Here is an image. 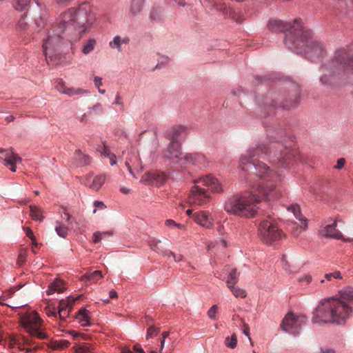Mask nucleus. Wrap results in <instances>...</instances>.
Segmentation results:
<instances>
[{"label": "nucleus", "instance_id": "f257e3e1", "mask_svg": "<svg viewBox=\"0 0 353 353\" xmlns=\"http://www.w3.org/2000/svg\"><path fill=\"white\" fill-rule=\"evenodd\" d=\"M289 43L290 51L303 54L312 62L321 63L319 70L325 74H322L319 80L325 87L334 88L341 79L353 75V53L345 48H337L330 58L324 61L327 54L324 44L314 39L312 32L305 27L295 43L290 41Z\"/></svg>", "mask_w": 353, "mask_h": 353}, {"label": "nucleus", "instance_id": "f03ea898", "mask_svg": "<svg viewBox=\"0 0 353 353\" xmlns=\"http://www.w3.org/2000/svg\"><path fill=\"white\" fill-rule=\"evenodd\" d=\"M264 155L270 159L272 163H279L283 168L295 158L294 150L289 149L283 143H272L268 148L261 143L256 148L248 149L245 154L240 157L241 167L243 171L246 172L250 170H255L256 174L263 177L265 175L270 179L265 183L254 185L252 189L254 192L261 193L266 201H274L281 196L282 192L276 182H281L282 177L281 174L271 171L269 168L260 161H256L255 157Z\"/></svg>", "mask_w": 353, "mask_h": 353}, {"label": "nucleus", "instance_id": "7ed1b4c3", "mask_svg": "<svg viewBox=\"0 0 353 353\" xmlns=\"http://www.w3.org/2000/svg\"><path fill=\"white\" fill-rule=\"evenodd\" d=\"M90 21V7L88 3H82L78 8H70L60 17L59 22L52 27L47 39L43 43V53L46 58L51 57L55 48L61 43V34L64 31L69 35L74 34L77 38L85 32L86 24Z\"/></svg>", "mask_w": 353, "mask_h": 353}, {"label": "nucleus", "instance_id": "20e7f679", "mask_svg": "<svg viewBox=\"0 0 353 353\" xmlns=\"http://www.w3.org/2000/svg\"><path fill=\"white\" fill-rule=\"evenodd\" d=\"M352 312L351 306L340 301L336 296L321 299L312 313L314 324L343 325Z\"/></svg>", "mask_w": 353, "mask_h": 353}, {"label": "nucleus", "instance_id": "39448f33", "mask_svg": "<svg viewBox=\"0 0 353 353\" xmlns=\"http://www.w3.org/2000/svg\"><path fill=\"white\" fill-rule=\"evenodd\" d=\"M288 88V92L287 94H281L276 90H270L265 99L262 96H256V101L259 105L272 107L274 109L295 108L301 101L300 86L298 83L292 82Z\"/></svg>", "mask_w": 353, "mask_h": 353}, {"label": "nucleus", "instance_id": "423d86ee", "mask_svg": "<svg viewBox=\"0 0 353 353\" xmlns=\"http://www.w3.org/2000/svg\"><path fill=\"white\" fill-rule=\"evenodd\" d=\"M262 199L255 193L246 192L239 197H233L225 201V210L241 216L253 217L258 210L257 205Z\"/></svg>", "mask_w": 353, "mask_h": 353}, {"label": "nucleus", "instance_id": "0eeeda50", "mask_svg": "<svg viewBox=\"0 0 353 353\" xmlns=\"http://www.w3.org/2000/svg\"><path fill=\"white\" fill-rule=\"evenodd\" d=\"M268 28L271 32H285L284 43L290 50V43L291 41L295 43L296 40L303 30L301 19H295L292 22H285L281 20H270L268 23Z\"/></svg>", "mask_w": 353, "mask_h": 353}, {"label": "nucleus", "instance_id": "6e6552de", "mask_svg": "<svg viewBox=\"0 0 353 353\" xmlns=\"http://www.w3.org/2000/svg\"><path fill=\"white\" fill-rule=\"evenodd\" d=\"M21 321L25 329L32 336L39 339L47 338V334L42 328L41 319L36 312L26 313Z\"/></svg>", "mask_w": 353, "mask_h": 353}, {"label": "nucleus", "instance_id": "1a4fd4ad", "mask_svg": "<svg viewBox=\"0 0 353 353\" xmlns=\"http://www.w3.org/2000/svg\"><path fill=\"white\" fill-rule=\"evenodd\" d=\"M259 231L261 240L266 244L280 240L284 236L282 230L279 229L275 223L270 219H265L261 222Z\"/></svg>", "mask_w": 353, "mask_h": 353}, {"label": "nucleus", "instance_id": "9d476101", "mask_svg": "<svg viewBox=\"0 0 353 353\" xmlns=\"http://www.w3.org/2000/svg\"><path fill=\"white\" fill-rule=\"evenodd\" d=\"M307 317L305 315H295L292 312L288 313L281 323L282 330L293 335L299 334L302 326L306 323Z\"/></svg>", "mask_w": 353, "mask_h": 353}, {"label": "nucleus", "instance_id": "9b49d317", "mask_svg": "<svg viewBox=\"0 0 353 353\" xmlns=\"http://www.w3.org/2000/svg\"><path fill=\"white\" fill-rule=\"evenodd\" d=\"M210 198L208 190L195 185L190 190L188 202L191 206H200L208 203Z\"/></svg>", "mask_w": 353, "mask_h": 353}, {"label": "nucleus", "instance_id": "f8f14e48", "mask_svg": "<svg viewBox=\"0 0 353 353\" xmlns=\"http://www.w3.org/2000/svg\"><path fill=\"white\" fill-rule=\"evenodd\" d=\"M339 220L335 219L332 220V223L322 225L319 230V234L321 236L334 239L337 240L347 241L342 233L336 229Z\"/></svg>", "mask_w": 353, "mask_h": 353}, {"label": "nucleus", "instance_id": "ddd939ff", "mask_svg": "<svg viewBox=\"0 0 353 353\" xmlns=\"http://www.w3.org/2000/svg\"><path fill=\"white\" fill-rule=\"evenodd\" d=\"M168 176L161 171H152L142 176L140 182L145 185H153L157 187L165 183Z\"/></svg>", "mask_w": 353, "mask_h": 353}, {"label": "nucleus", "instance_id": "4468645a", "mask_svg": "<svg viewBox=\"0 0 353 353\" xmlns=\"http://www.w3.org/2000/svg\"><path fill=\"white\" fill-rule=\"evenodd\" d=\"M163 156L179 165V160L183 158L179 143L170 141L167 150L164 152Z\"/></svg>", "mask_w": 353, "mask_h": 353}, {"label": "nucleus", "instance_id": "2eb2a0df", "mask_svg": "<svg viewBox=\"0 0 353 353\" xmlns=\"http://www.w3.org/2000/svg\"><path fill=\"white\" fill-rule=\"evenodd\" d=\"M205 158L202 154H186L179 160L180 167H186L188 165H201L205 162Z\"/></svg>", "mask_w": 353, "mask_h": 353}, {"label": "nucleus", "instance_id": "dca6fc26", "mask_svg": "<svg viewBox=\"0 0 353 353\" xmlns=\"http://www.w3.org/2000/svg\"><path fill=\"white\" fill-rule=\"evenodd\" d=\"M77 299L68 297L59 301L58 314L61 320H65L72 310Z\"/></svg>", "mask_w": 353, "mask_h": 353}, {"label": "nucleus", "instance_id": "f3484780", "mask_svg": "<svg viewBox=\"0 0 353 353\" xmlns=\"http://www.w3.org/2000/svg\"><path fill=\"white\" fill-rule=\"evenodd\" d=\"M92 177L91 176H84L82 178V183L85 185L89 187L90 188L98 191L103 185L105 181V176L103 174L97 175L92 179L91 182Z\"/></svg>", "mask_w": 353, "mask_h": 353}, {"label": "nucleus", "instance_id": "a211bd4d", "mask_svg": "<svg viewBox=\"0 0 353 353\" xmlns=\"http://www.w3.org/2000/svg\"><path fill=\"white\" fill-rule=\"evenodd\" d=\"M55 89L62 94H65L69 97L74 95H81L88 93V91L82 88H74L66 87L65 83L62 81H58L54 85Z\"/></svg>", "mask_w": 353, "mask_h": 353}, {"label": "nucleus", "instance_id": "6ab92c4d", "mask_svg": "<svg viewBox=\"0 0 353 353\" xmlns=\"http://www.w3.org/2000/svg\"><path fill=\"white\" fill-rule=\"evenodd\" d=\"M192 219L202 227L210 228L213 225L212 218L209 212L206 211H199L194 213Z\"/></svg>", "mask_w": 353, "mask_h": 353}, {"label": "nucleus", "instance_id": "aec40b11", "mask_svg": "<svg viewBox=\"0 0 353 353\" xmlns=\"http://www.w3.org/2000/svg\"><path fill=\"white\" fill-rule=\"evenodd\" d=\"M287 210L291 212L294 217L301 222L300 228L302 230L308 229V219L304 217L301 213V208L298 204H292L287 207Z\"/></svg>", "mask_w": 353, "mask_h": 353}, {"label": "nucleus", "instance_id": "412c9836", "mask_svg": "<svg viewBox=\"0 0 353 353\" xmlns=\"http://www.w3.org/2000/svg\"><path fill=\"white\" fill-rule=\"evenodd\" d=\"M225 282L227 287H232V285H236L239 281V273L237 269L230 265H225L224 268Z\"/></svg>", "mask_w": 353, "mask_h": 353}, {"label": "nucleus", "instance_id": "4be33fe9", "mask_svg": "<svg viewBox=\"0 0 353 353\" xmlns=\"http://www.w3.org/2000/svg\"><path fill=\"white\" fill-rule=\"evenodd\" d=\"M195 182L201 183L203 185L208 188L211 192H219V183L217 179L213 177L211 174L206 175L200 178Z\"/></svg>", "mask_w": 353, "mask_h": 353}, {"label": "nucleus", "instance_id": "5701e85b", "mask_svg": "<svg viewBox=\"0 0 353 353\" xmlns=\"http://www.w3.org/2000/svg\"><path fill=\"white\" fill-rule=\"evenodd\" d=\"M125 166L128 168L129 172L135 176L134 170L139 172L141 170V163L137 155L135 154H132L130 157H128L125 163Z\"/></svg>", "mask_w": 353, "mask_h": 353}, {"label": "nucleus", "instance_id": "b1692460", "mask_svg": "<svg viewBox=\"0 0 353 353\" xmlns=\"http://www.w3.org/2000/svg\"><path fill=\"white\" fill-rule=\"evenodd\" d=\"M188 128L184 125H177L167 132V137L171 142H178V138L182 134H187Z\"/></svg>", "mask_w": 353, "mask_h": 353}, {"label": "nucleus", "instance_id": "393cba45", "mask_svg": "<svg viewBox=\"0 0 353 353\" xmlns=\"http://www.w3.org/2000/svg\"><path fill=\"white\" fill-rule=\"evenodd\" d=\"M336 297L340 301H343L346 305L350 306V303L353 301V288L348 287L341 290Z\"/></svg>", "mask_w": 353, "mask_h": 353}, {"label": "nucleus", "instance_id": "a878e982", "mask_svg": "<svg viewBox=\"0 0 353 353\" xmlns=\"http://www.w3.org/2000/svg\"><path fill=\"white\" fill-rule=\"evenodd\" d=\"M130 38L128 37H121L119 35L115 36L112 41H110L109 46L112 49H117L119 52L121 51V44H128Z\"/></svg>", "mask_w": 353, "mask_h": 353}, {"label": "nucleus", "instance_id": "bb28decb", "mask_svg": "<svg viewBox=\"0 0 353 353\" xmlns=\"http://www.w3.org/2000/svg\"><path fill=\"white\" fill-rule=\"evenodd\" d=\"M103 278L102 272L99 270H96L90 273H88L81 276V281L90 284L96 283L99 279Z\"/></svg>", "mask_w": 353, "mask_h": 353}, {"label": "nucleus", "instance_id": "cd10ccee", "mask_svg": "<svg viewBox=\"0 0 353 353\" xmlns=\"http://www.w3.org/2000/svg\"><path fill=\"white\" fill-rule=\"evenodd\" d=\"M65 289V287L64 286L63 281L59 279H57L49 285L47 294L50 295L55 292L61 293L63 292Z\"/></svg>", "mask_w": 353, "mask_h": 353}, {"label": "nucleus", "instance_id": "c85d7f7f", "mask_svg": "<svg viewBox=\"0 0 353 353\" xmlns=\"http://www.w3.org/2000/svg\"><path fill=\"white\" fill-rule=\"evenodd\" d=\"M74 160L77 161V166H85L89 165L91 161V158L83 154L81 150H76L74 157Z\"/></svg>", "mask_w": 353, "mask_h": 353}, {"label": "nucleus", "instance_id": "c756f323", "mask_svg": "<svg viewBox=\"0 0 353 353\" xmlns=\"http://www.w3.org/2000/svg\"><path fill=\"white\" fill-rule=\"evenodd\" d=\"M145 0H131L130 13L133 16L139 14L143 10Z\"/></svg>", "mask_w": 353, "mask_h": 353}, {"label": "nucleus", "instance_id": "7c9ffc66", "mask_svg": "<svg viewBox=\"0 0 353 353\" xmlns=\"http://www.w3.org/2000/svg\"><path fill=\"white\" fill-rule=\"evenodd\" d=\"M76 319L83 326L90 325L89 311L82 308L76 314Z\"/></svg>", "mask_w": 353, "mask_h": 353}, {"label": "nucleus", "instance_id": "2f4dec72", "mask_svg": "<svg viewBox=\"0 0 353 353\" xmlns=\"http://www.w3.org/2000/svg\"><path fill=\"white\" fill-rule=\"evenodd\" d=\"M150 248L158 254L163 256H167L169 250H165L163 245L161 244V241L152 239L150 241Z\"/></svg>", "mask_w": 353, "mask_h": 353}, {"label": "nucleus", "instance_id": "473e14b6", "mask_svg": "<svg viewBox=\"0 0 353 353\" xmlns=\"http://www.w3.org/2000/svg\"><path fill=\"white\" fill-rule=\"evenodd\" d=\"M17 155L12 149L0 148V161H3L4 163H10V160Z\"/></svg>", "mask_w": 353, "mask_h": 353}, {"label": "nucleus", "instance_id": "72a5a7b5", "mask_svg": "<svg viewBox=\"0 0 353 353\" xmlns=\"http://www.w3.org/2000/svg\"><path fill=\"white\" fill-rule=\"evenodd\" d=\"M29 25L27 21L26 14H23L17 23V30L21 33H26L28 30Z\"/></svg>", "mask_w": 353, "mask_h": 353}, {"label": "nucleus", "instance_id": "f704fd0d", "mask_svg": "<svg viewBox=\"0 0 353 353\" xmlns=\"http://www.w3.org/2000/svg\"><path fill=\"white\" fill-rule=\"evenodd\" d=\"M30 216L33 220L40 222L43 221L42 210L39 207L31 205H30Z\"/></svg>", "mask_w": 353, "mask_h": 353}, {"label": "nucleus", "instance_id": "c9c22d12", "mask_svg": "<svg viewBox=\"0 0 353 353\" xmlns=\"http://www.w3.org/2000/svg\"><path fill=\"white\" fill-rule=\"evenodd\" d=\"M228 288L232 294L236 298L243 299L247 295L245 290L236 286V285H232V287Z\"/></svg>", "mask_w": 353, "mask_h": 353}, {"label": "nucleus", "instance_id": "e433bc0d", "mask_svg": "<svg viewBox=\"0 0 353 353\" xmlns=\"http://www.w3.org/2000/svg\"><path fill=\"white\" fill-rule=\"evenodd\" d=\"M150 19L152 21L159 22L163 19V12L159 8H153L150 14Z\"/></svg>", "mask_w": 353, "mask_h": 353}, {"label": "nucleus", "instance_id": "4c0bfd02", "mask_svg": "<svg viewBox=\"0 0 353 353\" xmlns=\"http://www.w3.org/2000/svg\"><path fill=\"white\" fill-rule=\"evenodd\" d=\"M281 265L283 268L289 274H294L296 270L294 266H292L286 260V256L283 254L281 258Z\"/></svg>", "mask_w": 353, "mask_h": 353}, {"label": "nucleus", "instance_id": "58836bf2", "mask_svg": "<svg viewBox=\"0 0 353 353\" xmlns=\"http://www.w3.org/2000/svg\"><path fill=\"white\" fill-rule=\"evenodd\" d=\"M55 231H56L57 234L62 238H65L68 234V227L62 225L59 222L57 223V225L55 227Z\"/></svg>", "mask_w": 353, "mask_h": 353}, {"label": "nucleus", "instance_id": "ea45409f", "mask_svg": "<svg viewBox=\"0 0 353 353\" xmlns=\"http://www.w3.org/2000/svg\"><path fill=\"white\" fill-rule=\"evenodd\" d=\"M96 44V41L93 39H89L83 47L82 52L85 54H88L90 52H91L94 48V46Z\"/></svg>", "mask_w": 353, "mask_h": 353}, {"label": "nucleus", "instance_id": "a19ab883", "mask_svg": "<svg viewBox=\"0 0 353 353\" xmlns=\"http://www.w3.org/2000/svg\"><path fill=\"white\" fill-rule=\"evenodd\" d=\"M225 345L230 348L234 349L237 345V338L235 334H233L231 337H226L225 340Z\"/></svg>", "mask_w": 353, "mask_h": 353}, {"label": "nucleus", "instance_id": "79ce46f5", "mask_svg": "<svg viewBox=\"0 0 353 353\" xmlns=\"http://www.w3.org/2000/svg\"><path fill=\"white\" fill-rule=\"evenodd\" d=\"M22 161L21 158L17 155L10 160V163H4L5 165H10V170L14 172H16V164L21 163Z\"/></svg>", "mask_w": 353, "mask_h": 353}, {"label": "nucleus", "instance_id": "37998d69", "mask_svg": "<svg viewBox=\"0 0 353 353\" xmlns=\"http://www.w3.org/2000/svg\"><path fill=\"white\" fill-rule=\"evenodd\" d=\"M12 5L17 10H22L28 5L27 0H12Z\"/></svg>", "mask_w": 353, "mask_h": 353}, {"label": "nucleus", "instance_id": "c03bdc74", "mask_svg": "<svg viewBox=\"0 0 353 353\" xmlns=\"http://www.w3.org/2000/svg\"><path fill=\"white\" fill-rule=\"evenodd\" d=\"M325 279L327 281H331L332 279L341 280L343 279V276H342L341 272L339 271L336 270L333 272L326 274L325 275Z\"/></svg>", "mask_w": 353, "mask_h": 353}, {"label": "nucleus", "instance_id": "a18cd8bd", "mask_svg": "<svg viewBox=\"0 0 353 353\" xmlns=\"http://www.w3.org/2000/svg\"><path fill=\"white\" fill-rule=\"evenodd\" d=\"M222 14L225 15L226 17L235 19L236 14L234 9L231 8H225L222 6Z\"/></svg>", "mask_w": 353, "mask_h": 353}, {"label": "nucleus", "instance_id": "49530a36", "mask_svg": "<svg viewBox=\"0 0 353 353\" xmlns=\"http://www.w3.org/2000/svg\"><path fill=\"white\" fill-rule=\"evenodd\" d=\"M97 150L101 153V155L103 157H107L108 156H110L111 154L108 148L103 143L98 146Z\"/></svg>", "mask_w": 353, "mask_h": 353}, {"label": "nucleus", "instance_id": "de8ad7c7", "mask_svg": "<svg viewBox=\"0 0 353 353\" xmlns=\"http://www.w3.org/2000/svg\"><path fill=\"white\" fill-rule=\"evenodd\" d=\"M93 111H99L102 112V105L100 103H97L94 105H93L92 108H90V111H88L87 113H85L81 119V121H83V119L85 118L87 114H90Z\"/></svg>", "mask_w": 353, "mask_h": 353}, {"label": "nucleus", "instance_id": "09e8293b", "mask_svg": "<svg viewBox=\"0 0 353 353\" xmlns=\"http://www.w3.org/2000/svg\"><path fill=\"white\" fill-rule=\"evenodd\" d=\"M104 234L111 235L112 233L110 232H97L94 233V234H93V242L94 243H97L100 242L103 239V235H104Z\"/></svg>", "mask_w": 353, "mask_h": 353}, {"label": "nucleus", "instance_id": "8fccbe9b", "mask_svg": "<svg viewBox=\"0 0 353 353\" xmlns=\"http://www.w3.org/2000/svg\"><path fill=\"white\" fill-rule=\"evenodd\" d=\"M159 328L152 325L150 326L147 332V338H152L158 334Z\"/></svg>", "mask_w": 353, "mask_h": 353}, {"label": "nucleus", "instance_id": "3c124183", "mask_svg": "<svg viewBox=\"0 0 353 353\" xmlns=\"http://www.w3.org/2000/svg\"><path fill=\"white\" fill-rule=\"evenodd\" d=\"M77 352L79 353H89L92 352V347L87 344L79 345Z\"/></svg>", "mask_w": 353, "mask_h": 353}, {"label": "nucleus", "instance_id": "603ef678", "mask_svg": "<svg viewBox=\"0 0 353 353\" xmlns=\"http://www.w3.org/2000/svg\"><path fill=\"white\" fill-rule=\"evenodd\" d=\"M219 307L217 305H212L208 312V316L212 319H215V314L217 313Z\"/></svg>", "mask_w": 353, "mask_h": 353}, {"label": "nucleus", "instance_id": "864d4df0", "mask_svg": "<svg viewBox=\"0 0 353 353\" xmlns=\"http://www.w3.org/2000/svg\"><path fill=\"white\" fill-rule=\"evenodd\" d=\"M167 256H172L174 258V260L176 262L181 261L183 259V256L181 254H175L174 252H172V251H170V250L168 251Z\"/></svg>", "mask_w": 353, "mask_h": 353}, {"label": "nucleus", "instance_id": "5fc2aeb1", "mask_svg": "<svg viewBox=\"0 0 353 353\" xmlns=\"http://www.w3.org/2000/svg\"><path fill=\"white\" fill-rule=\"evenodd\" d=\"M345 163V159L344 158H340L337 159L336 165L334 166V168L336 170H341L343 168Z\"/></svg>", "mask_w": 353, "mask_h": 353}, {"label": "nucleus", "instance_id": "6e6d98bb", "mask_svg": "<svg viewBox=\"0 0 353 353\" xmlns=\"http://www.w3.org/2000/svg\"><path fill=\"white\" fill-rule=\"evenodd\" d=\"M46 312L48 316H53L56 317L57 315V314L56 312V309L54 307H52L50 306H48V307H46Z\"/></svg>", "mask_w": 353, "mask_h": 353}, {"label": "nucleus", "instance_id": "4d7b16f0", "mask_svg": "<svg viewBox=\"0 0 353 353\" xmlns=\"http://www.w3.org/2000/svg\"><path fill=\"white\" fill-rule=\"evenodd\" d=\"M276 77H272L271 74H268V75H265L263 77H259V76H256L254 77V79L256 80V81H268V80H272L274 79H275Z\"/></svg>", "mask_w": 353, "mask_h": 353}, {"label": "nucleus", "instance_id": "13d9d810", "mask_svg": "<svg viewBox=\"0 0 353 353\" xmlns=\"http://www.w3.org/2000/svg\"><path fill=\"white\" fill-rule=\"evenodd\" d=\"M312 281V276L310 274H305L299 279V282L305 281L306 283H310Z\"/></svg>", "mask_w": 353, "mask_h": 353}, {"label": "nucleus", "instance_id": "bf43d9fd", "mask_svg": "<svg viewBox=\"0 0 353 353\" xmlns=\"http://www.w3.org/2000/svg\"><path fill=\"white\" fill-rule=\"evenodd\" d=\"M26 250H23L20 252L18 257V261L19 263H22L26 261Z\"/></svg>", "mask_w": 353, "mask_h": 353}, {"label": "nucleus", "instance_id": "052dcab7", "mask_svg": "<svg viewBox=\"0 0 353 353\" xmlns=\"http://www.w3.org/2000/svg\"><path fill=\"white\" fill-rule=\"evenodd\" d=\"M169 62V58L168 57H161V61L157 65L156 68H161L162 65L167 64Z\"/></svg>", "mask_w": 353, "mask_h": 353}, {"label": "nucleus", "instance_id": "680f3d73", "mask_svg": "<svg viewBox=\"0 0 353 353\" xmlns=\"http://www.w3.org/2000/svg\"><path fill=\"white\" fill-rule=\"evenodd\" d=\"M94 206L95 208H98V209H100V210H103V209H105L106 208V206L105 205L103 202L99 201H95L94 202Z\"/></svg>", "mask_w": 353, "mask_h": 353}, {"label": "nucleus", "instance_id": "e2e57ef3", "mask_svg": "<svg viewBox=\"0 0 353 353\" xmlns=\"http://www.w3.org/2000/svg\"><path fill=\"white\" fill-rule=\"evenodd\" d=\"M132 350L134 351L135 353H145L143 348L139 344L134 345Z\"/></svg>", "mask_w": 353, "mask_h": 353}, {"label": "nucleus", "instance_id": "0e129e2a", "mask_svg": "<svg viewBox=\"0 0 353 353\" xmlns=\"http://www.w3.org/2000/svg\"><path fill=\"white\" fill-rule=\"evenodd\" d=\"M115 105H123V99L121 96L119 94H117L115 97V100L113 103Z\"/></svg>", "mask_w": 353, "mask_h": 353}, {"label": "nucleus", "instance_id": "69168bd1", "mask_svg": "<svg viewBox=\"0 0 353 353\" xmlns=\"http://www.w3.org/2000/svg\"><path fill=\"white\" fill-rule=\"evenodd\" d=\"M23 230L26 231L27 236H28L30 239L34 238V234L30 228H23Z\"/></svg>", "mask_w": 353, "mask_h": 353}, {"label": "nucleus", "instance_id": "338daca9", "mask_svg": "<svg viewBox=\"0 0 353 353\" xmlns=\"http://www.w3.org/2000/svg\"><path fill=\"white\" fill-rule=\"evenodd\" d=\"M94 85L97 88H99L102 85V79L99 77H95L94 79Z\"/></svg>", "mask_w": 353, "mask_h": 353}, {"label": "nucleus", "instance_id": "774afa93", "mask_svg": "<svg viewBox=\"0 0 353 353\" xmlns=\"http://www.w3.org/2000/svg\"><path fill=\"white\" fill-rule=\"evenodd\" d=\"M35 23L39 28H42L44 26L45 22L41 17H39V19L35 20Z\"/></svg>", "mask_w": 353, "mask_h": 353}]
</instances>
